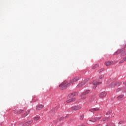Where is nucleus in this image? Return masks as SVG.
Here are the masks:
<instances>
[{"label":"nucleus","instance_id":"nucleus-1","mask_svg":"<svg viewBox=\"0 0 126 126\" xmlns=\"http://www.w3.org/2000/svg\"><path fill=\"white\" fill-rule=\"evenodd\" d=\"M79 80V77L76 76L74 77L73 79H71L69 83H68L67 85H65L66 83H63L59 85V87L61 90H63L66 89L68 86H70L71 83H73L74 82H76V81H78Z\"/></svg>","mask_w":126,"mask_h":126},{"label":"nucleus","instance_id":"nucleus-2","mask_svg":"<svg viewBox=\"0 0 126 126\" xmlns=\"http://www.w3.org/2000/svg\"><path fill=\"white\" fill-rule=\"evenodd\" d=\"M75 95H76V93L75 92L69 94L67 96V100L66 101V103H72L74 102L76 100V98L74 97Z\"/></svg>","mask_w":126,"mask_h":126},{"label":"nucleus","instance_id":"nucleus-3","mask_svg":"<svg viewBox=\"0 0 126 126\" xmlns=\"http://www.w3.org/2000/svg\"><path fill=\"white\" fill-rule=\"evenodd\" d=\"M82 107L80 105H76L70 107L71 111H77L78 110H81Z\"/></svg>","mask_w":126,"mask_h":126},{"label":"nucleus","instance_id":"nucleus-4","mask_svg":"<svg viewBox=\"0 0 126 126\" xmlns=\"http://www.w3.org/2000/svg\"><path fill=\"white\" fill-rule=\"evenodd\" d=\"M25 110H21V109H19V110H13V112L14 113V114H17V115H19L20 114H22L23 113H24Z\"/></svg>","mask_w":126,"mask_h":126},{"label":"nucleus","instance_id":"nucleus-5","mask_svg":"<svg viewBox=\"0 0 126 126\" xmlns=\"http://www.w3.org/2000/svg\"><path fill=\"white\" fill-rule=\"evenodd\" d=\"M87 82H88V79L85 80L83 82L78 84L77 85V87L78 88H79V87H81V86H83L84 85H85V84H86Z\"/></svg>","mask_w":126,"mask_h":126},{"label":"nucleus","instance_id":"nucleus-6","mask_svg":"<svg viewBox=\"0 0 126 126\" xmlns=\"http://www.w3.org/2000/svg\"><path fill=\"white\" fill-rule=\"evenodd\" d=\"M107 96V92H103L99 94V97L100 98H105V96Z\"/></svg>","mask_w":126,"mask_h":126},{"label":"nucleus","instance_id":"nucleus-7","mask_svg":"<svg viewBox=\"0 0 126 126\" xmlns=\"http://www.w3.org/2000/svg\"><path fill=\"white\" fill-rule=\"evenodd\" d=\"M32 123H33V120L32 119H30V120H28V121H27L25 123V126H31V125H32Z\"/></svg>","mask_w":126,"mask_h":126},{"label":"nucleus","instance_id":"nucleus-8","mask_svg":"<svg viewBox=\"0 0 126 126\" xmlns=\"http://www.w3.org/2000/svg\"><path fill=\"white\" fill-rule=\"evenodd\" d=\"M101 118L100 117H94L90 120V122H92L93 123H95V122H97V121H99Z\"/></svg>","mask_w":126,"mask_h":126},{"label":"nucleus","instance_id":"nucleus-9","mask_svg":"<svg viewBox=\"0 0 126 126\" xmlns=\"http://www.w3.org/2000/svg\"><path fill=\"white\" fill-rule=\"evenodd\" d=\"M90 92V91H89V90H86V91H85L83 93H82L80 94V96L82 97V96H85V95H87V94H88V93H89Z\"/></svg>","mask_w":126,"mask_h":126},{"label":"nucleus","instance_id":"nucleus-10","mask_svg":"<svg viewBox=\"0 0 126 126\" xmlns=\"http://www.w3.org/2000/svg\"><path fill=\"white\" fill-rule=\"evenodd\" d=\"M29 114H30V110H27L24 114H23V118H25V117H27V116H28Z\"/></svg>","mask_w":126,"mask_h":126},{"label":"nucleus","instance_id":"nucleus-11","mask_svg":"<svg viewBox=\"0 0 126 126\" xmlns=\"http://www.w3.org/2000/svg\"><path fill=\"white\" fill-rule=\"evenodd\" d=\"M44 108V105H39L36 107V110L37 111H39V110H41Z\"/></svg>","mask_w":126,"mask_h":126},{"label":"nucleus","instance_id":"nucleus-12","mask_svg":"<svg viewBox=\"0 0 126 126\" xmlns=\"http://www.w3.org/2000/svg\"><path fill=\"white\" fill-rule=\"evenodd\" d=\"M99 84H102V82L94 83L93 88H94V89H95V88H96V87H97V85H99Z\"/></svg>","mask_w":126,"mask_h":126},{"label":"nucleus","instance_id":"nucleus-13","mask_svg":"<svg viewBox=\"0 0 126 126\" xmlns=\"http://www.w3.org/2000/svg\"><path fill=\"white\" fill-rule=\"evenodd\" d=\"M124 96H125L124 94H121L117 97V100H118V101H121V99H122V98H124Z\"/></svg>","mask_w":126,"mask_h":126},{"label":"nucleus","instance_id":"nucleus-14","mask_svg":"<svg viewBox=\"0 0 126 126\" xmlns=\"http://www.w3.org/2000/svg\"><path fill=\"white\" fill-rule=\"evenodd\" d=\"M115 86H116L115 82H112L110 84V88H115Z\"/></svg>","mask_w":126,"mask_h":126},{"label":"nucleus","instance_id":"nucleus-15","mask_svg":"<svg viewBox=\"0 0 126 126\" xmlns=\"http://www.w3.org/2000/svg\"><path fill=\"white\" fill-rule=\"evenodd\" d=\"M105 64L106 65V66H110V65L112 64V62L110 61L106 62H105Z\"/></svg>","mask_w":126,"mask_h":126},{"label":"nucleus","instance_id":"nucleus-16","mask_svg":"<svg viewBox=\"0 0 126 126\" xmlns=\"http://www.w3.org/2000/svg\"><path fill=\"white\" fill-rule=\"evenodd\" d=\"M39 119H40V117H39L38 116H36V117L33 118V120L35 122L37 121H39Z\"/></svg>","mask_w":126,"mask_h":126},{"label":"nucleus","instance_id":"nucleus-17","mask_svg":"<svg viewBox=\"0 0 126 126\" xmlns=\"http://www.w3.org/2000/svg\"><path fill=\"white\" fill-rule=\"evenodd\" d=\"M109 120V118H103L101 120V122H108Z\"/></svg>","mask_w":126,"mask_h":126},{"label":"nucleus","instance_id":"nucleus-18","mask_svg":"<svg viewBox=\"0 0 126 126\" xmlns=\"http://www.w3.org/2000/svg\"><path fill=\"white\" fill-rule=\"evenodd\" d=\"M102 78H104V75L101 74V75H99V76L98 77V79H102Z\"/></svg>","mask_w":126,"mask_h":126},{"label":"nucleus","instance_id":"nucleus-19","mask_svg":"<svg viewBox=\"0 0 126 126\" xmlns=\"http://www.w3.org/2000/svg\"><path fill=\"white\" fill-rule=\"evenodd\" d=\"M93 111L94 112H97V111H99V108H93Z\"/></svg>","mask_w":126,"mask_h":126},{"label":"nucleus","instance_id":"nucleus-20","mask_svg":"<svg viewBox=\"0 0 126 126\" xmlns=\"http://www.w3.org/2000/svg\"><path fill=\"white\" fill-rule=\"evenodd\" d=\"M119 54H121V51H117L116 52L114 53V55L116 56L117 55H119Z\"/></svg>","mask_w":126,"mask_h":126},{"label":"nucleus","instance_id":"nucleus-21","mask_svg":"<svg viewBox=\"0 0 126 126\" xmlns=\"http://www.w3.org/2000/svg\"><path fill=\"white\" fill-rule=\"evenodd\" d=\"M106 126H114V124L110 123L107 124Z\"/></svg>","mask_w":126,"mask_h":126},{"label":"nucleus","instance_id":"nucleus-22","mask_svg":"<svg viewBox=\"0 0 126 126\" xmlns=\"http://www.w3.org/2000/svg\"><path fill=\"white\" fill-rule=\"evenodd\" d=\"M84 119V116L83 115H81L80 116V120H83Z\"/></svg>","mask_w":126,"mask_h":126},{"label":"nucleus","instance_id":"nucleus-23","mask_svg":"<svg viewBox=\"0 0 126 126\" xmlns=\"http://www.w3.org/2000/svg\"><path fill=\"white\" fill-rule=\"evenodd\" d=\"M97 67H98V64H95L93 66V69H95V68H97Z\"/></svg>","mask_w":126,"mask_h":126},{"label":"nucleus","instance_id":"nucleus-24","mask_svg":"<svg viewBox=\"0 0 126 126\" xmlns=\"http://www.w3.org/2000/svg\"><path fill=\"white\" fill-rule=\"evenodd\" d=\"M111 113H112V110H109L106 113V115H110V114H111Z\"/></svg>","mask_w":126,"mask_h":126},{"label":"nucleus","instance_id":"nucleus-25","mask_svg":"<svg viewBox=\"0 0 126 126\" xmlns=\"http://www.w3.org/2000/svg\"><path fill=\"white\" fill-rule=\"evenodd\" d=\"M124 63H125V61H124V59H123V60H121V61L119 62V63H120V64Z\"/></svg>","mask_w":126,"mask_h":126},{"label":"nucleus","instance_id":"nucleus-26","mask_svg":"<svg viewBox=\"0 0 126 126\" xmlns=\"http://www.w3.org/2000/svg\"><path fill=\"white\" fill-rule=\"evenodd\" d=\"M82 100H84V99H86V96H84V95H82L81 98Z\"/></svg>","mask_w":126,"mask_h":126},{"label":"nucleus","instance_id":"nucleus-27","mask_svg":"<svg viewBox=\"0 0 126 126\" xmlns=\"http://www.w3.org/2000/svg\"><path fill=\"white\" fill-rule=\"evenodd\" d=\"M119 125H122V124H124L123 121H121L119 122Z\"/></svg>","mask_w":126,"mask_h":126},{"label":"nucleus","instance_id":"nucleus-28","mask_svg":"<svg viewBox=\"0 0 126 126\" xmlns=\"http://www.w3.org/2000/svg\"><path fill=\"white\" fill-rule=\"evenodd\" d=\"M121 90H122V89H121V88H118V89L116 90V92H120V91H121Z\"/></svg>","mask_w":126,"mask_h":126},{"label":"nucleus","instance_id":"nucleus-29","mask_svg":"<svg viewBox=\"0 0 126 126\" xmlns=\"http://www.w3.org/2000/svg\"><path fill=\"white\" fill-rule=\"evenodd\" d=\"M89 111L92 112V113H93V114H94V112L93 111V109H90Z\"/></svg>","mask_w":126,"mask_h":126},{"label":"nucleus","instance_id":"nucleus-30","mask_svg":"<svg viewBox=\"0 0 126 126\" xmlns=\"http://www.w3.org/2000/svg\"><path fill=\"white\" fill-rule=\"evenodd\" d=\"M103 70V69H101L100 70H98V72L100 73V72H102V71Z\"/></svg>","mask_w":126,"mask_h":126},{"label":"nucleus","instance_id":"nucleus-31","mask_svg":"<svg viewBox=\"0 0 126 126\" xmlns=\"http://www.w3.org/2000/svg\"><path fill=\"white\" fill-rule=\"evenodd\" d=\"M96 126H103V125H102V124H98Z\"/></svg>","mask_w":126,"mask_h":126},{"label":"nucleus","instance_id":"nucleus-32","mask_svg":"<svg viewBox=\"0 0 126 126\" xmlns=\"http://www.w3.org/2000/svg\"><path fill=\"white\" fill-rule=\"evenodd\" d=\"M123 60H124L125 62H126V57H125L123 59Z\"/></svg>","mask_w":126,"mask_h":126},{"label":"nucleus","instance_id":"nucleus-33","mask_svg":"<svg viewBox=\"0 0 126 126\" xmlns=\"http://www.w3.org/2000/svg\"><path fill=\"white\" fill-rule=\"evenodd\" d=\"M65 117H61V120H63L64 119H65Z\"/></svg>","mask_w":126,"mask_h":126},{"label":"nucleus","instance_id":"nucleus-34","mask_svg":"<svg viewBox=\"0 0 126 126\" xmlns=\"http://www.w3.org/2000/svg\"><path fill=\"white\" fill-rule=\"evenodd\" d=\"M123 84H124V85H126V82H123Z\"/></svg>","mask_w":126,"mask_h":126}]
</instances>
